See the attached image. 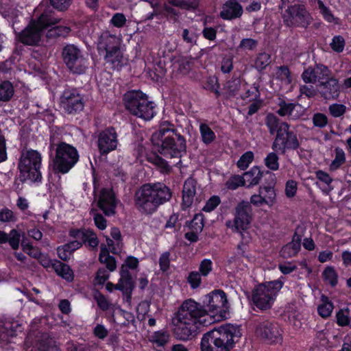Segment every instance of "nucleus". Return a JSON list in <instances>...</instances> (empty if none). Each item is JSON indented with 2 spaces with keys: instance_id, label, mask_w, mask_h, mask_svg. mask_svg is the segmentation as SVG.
<instances>
[{
  "instance_id": "obj_2",
  "label": "nucleus",
  "mask_w": 351,
  "mask_h": 351,
  "mask_svg": "<svg viewBox=\"0 0 351 351\" xmlns=\"http://www.w3.org/2000/svg\"><path fill=\"white\" fill-rule=\"evenodd\" d=\"M171 197L170 189L164 184H147L136 192L134 203L136 209L141 213L151 215L157 210L159 206L168 202Z\"/></svg>"
},
{
  "instance_id": "obj_4",
  "label": "nucleus",
  "mask_w": 351,
  "mask_h": 351,
  "mask_svg": "<svg viewBox=\"0 0 351 351\" xmlns=\"http://www.w3.org/2000/svg\"><path fill=\"white\" fill-rule=\"evenodd\" d=\"M151 140L155 145H160L159 152L166 157H180L186 150L184 137L176 133L167 121L160 125L158 130L152 134Z\"/></svg>"
},
{
  "instance_id": "obj_31",
  "label": "nucleus",
  "mask_w": 351,
  "mask_h": 351,
  "mask_svg": "<svg viewBox=\"0 0 351 351\" xmlns=\"http://www.w3.org/2000/svg\"><path fill=\"white\" fill-rule=\"evenodd\" d=\"M301 244L299 239H295L285 245L280 250V255L285 258H289L298 254L300 250Z\"/></svg>"
},
{
  "instance_id": "obj_20",
  "label": "nucleus",
  "mask_w": 351,
  "mask_h": 351,
  "mask_svg": "<svg viewBox=\"0 0 351 351\" xmlns=\"http://www.w3.org/2000/svg\"><path fill=\"white\" fill-rule=\"evenodd\" d=\"M22 331L21 324L10 319H0V345L8 343L10 337Z\"/></svg>"
},
{
  "instance_id": "obj_50",
  "label": "nucleus",
  "mask_w": 351,
  "mask_h": 351,
  "mask_svg": "<svg viewBox=\"0 0 351 351\" xmlns=\"http://www.w3.org/2000/svg\"><path fill=\"white\" fill-rule=\"evenodd\" d=\"M70 32V28L67 26H56L50 28L47 33L48 38H53L56 36H66Z\"/></svg>"
},
{
  "instance_id": "obj_16",
  "label": "nucleus",
  "mask_w": 351,
  "mask_h": 351,
  "mask_svg": "<svg viewBox=\"0 0 351 351\" xmlns=\"http://www.w3.org/2000/svg\"><path fill=\"white\" fill-rule=\"evenodd\" d=\"M256 335L267 343L277 344L282 341V332L278 324L268 321L261 323L256 329Z\"/></svg>"
},
{
  "instance_id": "obj_14",
  "label": "nucleus",
  "mask_w": 351,
  "mask_h": 351,
  "mask_svg": "<svg viewBox=\"0 0 351 351\" xmlns=\"http://www.w3.org/2000/svg\"><path fill=\"white\" fill-rule=\"evenodd\" d=\"M289 125L282 122L278 130V134L273 143L272 148L276 151L285 152L286 149H295L300 144L296 135L289 130Z\"/></svg>"
},
{
  "instance_id": "obj_41",
  "label": "nucleus",
  "mask_w": 351,
  "mask_h": 351,
  "mask_svg": "<svg viewBox=\"0 0 351 351\" xmlns=\"http://www.w3.org/2000/svg\"><path fill=\"white\" fill-rule=\"evenodd\" d=\"M321 300L322 304L317 308L318 313L321 317L326 318L331 315L334 306L326 296L322 295Z\"/></svg>"
},
{
  "instance_id": "obj_58",
  "label": "nucleus",
  "mask_w": 351,
  "mask_h": 351,
  "mask_svg": "<svg viewBox=\"0 0 351 351\" xmlns=\"http://www.w3.org/2000/svg\"><path fill=\"white\" fill-rule=\"evenodd\" d=\"M213 270V262L210 259H203L199 266V273L203 277L207 276Z\"/></svg>"
},
{
  "instance_id": "obj_55",
  "label": "nucleus",
  "mask_w": 351,
  "mask_h": 351,
  "mask_svg": "<svg viewBox=\"0 0 351 351\" xmlns=\"http://www.w3.org/2000/svg\"><path fill=\"white\" fill-rule=\"evenodd\" d=\"M245 185V180L243 176L239 175L230 177L226 183V187L230 190H235L238 187Z\"/></svg>"
},
{
  "instance_id": "obj_6",
  "label": "nucleus",
  "mask_w": 351,
  "mask_h": 351,
  "mask_svg": "<svg viewBox=\"0 0 351 351\" xmlns=\"http://www.w3.org/2000/svg\"><path fill=\"white\" fill-rule=\"evenodd\" d=\"M121 43V39L109 31L102 32L98 38V52L104 56L105 61L113 68H119L123 63Z\"/></svg>"
},
{
  "instance_id": "obj_28",
  "label": "nucleus",
  "mask_w": 351,
  "mask_h": 351,
  "mask_svg": "<svg viewBox=\"0 0 351 351\" xmlns=\"http://www.w3.org/2000/svg\"><path fill=\"white\" fill-rule=\"evenodd\" d=\"M169 340V335L165 331L154 332L149 337V341L152 343L153 348L158 351H162Z\"/></svg>"
},
{
  "instance_id": "obj_37",
  "label": "nucleus",
  "mask_w": 351,
  "mask_h": 351,
  "mask_svg": "<svg viewBox=\"0 0 351 351\" xmlns=\"http://www.w3.org/2000/svg\"><path fill=\"white\" fill-rule=\"evenodd\" d=\"M53 267L56 274L67 281L73 279V273L69 265L58 261L53 265Z\"/></svg>"
},
{
  "instance_id": "obj_15",
  "label": "nucleus",
  "mask_w": 351,
  "mask_h": 351,
  "mask_svg": "<svg viewBox=\"0 0 351 351\" xmlns=\"http://www.w3.org/2000/svg\"><path fill=\"white\" fill-rule=\"evenodd\" d=\"M312 18L302 5H294L286 10L283 14L285 23L289 27H307L311 22Z\"/></svg>"
},
{
  "instance_id": "obj_24",
  "label": "nucleus",
  "mask_w": 351,
  "mask_h": 351,
  "mask_svg": "<svg viewBox=\"0 0 351 351\" xmlns=\"http://www.w3.org/2000/svg\"><path fill=\"white\" fill-rule=\"evenodd\" d=\"M37 349L33 345V338L28 336L25 341L23 351H56L57 347L53 344L51 339L43 337L40 342L36 344Z\"/></svg>"
},
{
  "instance_id": "obj_7",
  "label": "nucleus",
  "mask_w": 351,
  "mask_h": 351,
  "mask_svg": "<svg viewBox=\"0 0 351 351\" xmlns=\"http://www.w3.org/2000/svg\"><path fill=\"white\" fill-rule=\"evenodd\" d=\"M50 146L56 147L53 171L54 178L60 180L59 173H68L79 160V154L75 147L64 142L56 144L51 139Z\"/></svg>"
},
{
  "instance_id": "obj_30",
  "label": "nucleus",
  "mask_w": 351,
  "mask_h": 351,
  "mask_svg": "<svg viewBox=\"0 0 351 351\" xmlns=\"http://www.w3.org/2000/svg\"><path fill=\"white\" fill-rule=\"evenodd\" d=\"M263 177V172L257 166L253 167L250 171L245 172L243 176L247 187L255 186L259 183Z\"/></svg>"
},
{
  "instance_id": "obj_33",
  "label": "nucleus",
  "mask_w": 351,
  "mask_h": 351,
  "mask_svg": "<svg viewBox=\"0 0 351 351\" xmlns=\"http://www.w3.org/2000/svg\"><path fill=\"white\" fill-rule=\"evenodd\" d=\"M152 7L154 8V11L153 12L147 14L145 18L147 20H152L155 16L162 14L167 17H176L178 14V12L174 8L166 4L163 6L162 10H160L159 8L154 5L153 3H152Z\"/></svg>"
},
{
  "instance_id": "obj_38",
  "label": "nucleus",
  "mask_w": 351,
  "mask_h": 351,
  "mask_svg": "<svg viewBox=\"0 0 351 351\" xmlns=\"http://www.w3.org/2000/svg\"><path fill=\"white\" fill-rule=\"evenodd\" d=\"M274 80L280 81L282 86L289 85L292 82L290 72L286 66H280L277 68Z\"/></svg>"
},
{
  "instance_id": "obj_17",
  "label": "nucleus",
  "mask_w": 351,
  "mask_h": 351,
  "mask_svg": "<svg viewBox=\"0 0 351 351\" xmlns=\"http://www.w3.org/2000/svg\"><path fill=\"white\" fill-rule=\"evenodd\" d=\"M62 108L69 114L82 111L84 106L83 97L75 89L64 91L60 100Z\"/></svg>"
},
{
  "instance_id": "obj_60",
  "label": "nucleus",
  "mask_w": 351,
  "mask_h": 351,
  "mask_svg": "<svg viewBox=\"0 0 351 351\" xmlns=\"http://www.w3.org/2000/svg\"><path fill=\"white\" fill-rule=\"evenodd\" d=\"M345 161V154L342 149H336V155L335 159L330 164V169L335 170L339 168Z\"/></svg>"
},
{
  "instance_id": "obj_29",
  "label": "nucleus",
  "mask_w": 351,
  "mask_h": 351,
  "mask_svg": "<svg viewBox=\"0 0 351 351\" xmlns=\"http://www.w3.org/2000/svg\"><path fill=\"white\" fill-rule=\"evenodd\" d=\"M134 287L132 276L128 270L120 271V278L117 285L115 289L123 291V293L131 292Z\"/></svg>"
},
{
  "instance_id": "obj_19",
  "label": "nucleus",
  "mask_w": 351,
  "mask_h": 351,
  "mask_svg": "<svg viewBox=\"0 0 351 351\" xmlns=\"http://www.w3.org/2000/svg\"><path fill=\"white\" fill-rule=\"evenodd\" d=\"M276 202V193L274 187L271 186H261L258 189V193L254 194L250 197V204L256 207L267 206L272 207Z\"/></svg>"
},
{
  "instance_id": "obj_22",
  "label": "nucleus",
  "mask_w": 351,
  "mask_h": 351,
  "mask_svg": "<svg viewBox=\"0 0 351 351\" xmlns=\"http://www.w3.org/2000/svg\"><path fill=\"white\" fill-rule=\"evenodd\" d=\"M318 88L321 95L326 99H337L340 93L339 82L334 76L321 84Z\"/></svg>"
},
{
  "instance_id": "obj_8",
  "label": "nucleus",
  "mask_w": 351,
  "mask_h": 351,
  "mask_svg": "<svg viewBox=\"0 0 351 351\" xmlns=\"http://www.w3.org/2000/svg\"><path fill=\"white\" fill-rule=\"evenodd\" d=\"M125 108L133 115L145 121L152 119L156 114L155 104L139 90H130L124 95Z\"/></svg>"
},
{
  "instance_id": "obj_13",
  "label": "nucleus",
  "mask_w": 351,
  "mask_h": 351,
  "mask_svg": "<svg viewBox=\"0 0 351 351\" xmlns=\"http://www.w3.org/2000/svg\"><path fill=\"white\" fill-rule=\"evenodd\" d=\"M62 57L67 67L74 73H82L87 68V60L82 51L73 45H68L64 47Z\"/></svg>"
},
{
  "instance_id": "obj_48",
  "label": "nucleus",
  "mask_w": 351,
  "mask_h": 351,
  "mask_svg": "<svg viewBox=\"0 0 351 351\" xmlns=\"http://www.w3.org/2000/svg\"><path fill=\"white\" fill-rule=\"evenodd\" d=\"M254 160V153L251 151L244 153L237 161V167L241 170H245Z\"/></svg>"
},
{
  "instance_id": "obj_63",
  "label": "nucleus",
  "mask_w": 351,
  "mask_h": 351,
  "mask_svg": "<svg viewBox=\"0 0 351 351\" xmlns=\"http://www.w3.org/2000/svg\"><path fill=\"white\" fill-rule=\"evenodd\" d=\"M298 191V183L293 180H289L285 184V195L287 197L291 198L296 195Z\"/></svg>"
},
{
  "instance_id": "obj_51",
  "label": "nucleus",
  "mask_w": 351,
  "mask_h": 351,
  "mask_svg": "<svg viewBox=\"0 0 351 351\" xmlns=\"http://www.w3.org/2000/svg\"><path fill=\"white\" fill-rule=\"evenodd\" d=\"M265 166L272 170L276 171L279 168L278 156L274 152L269 153L264 159Z\"/></svg>"
},
{
  "instance_id": "obj_56",
  "label": "nucleus",
  "mask_w": 351,
  "mask_h": 351,
  "mask_svg": "<svg viewBox=\"0 0 351 351\" xmlns=\"http://www.w3.org/2000/svg\"><path fill=\"white\" fill-rule=\"evenodd\" d=\"M282 123H279L278 119L273 114H267L266 117V125L269 128L271 134L278 133L279 127Z\"/></svg>"
},
{
  "instance_id": "obj_27",
  "label": "nucleus",
  "mask_w": 351,
  "mask_h": 351,
  "mask_svg": "<svg viewBox=\"0 0 351 351\" xmlns=\"http://www.w3.org/2000/svg\"><path fill=\"white\" fill-rule=\"evenodd\" d=\"M71 235L81 238L82 241L92 248H96L99 245L98 238L91 230L81 231L80 230L71 231Z\"/></svg>"
},
{
  "instance_id": "obj_64",
  "label": "nucleus",
  "mask_w": 351,
  "mask_h": 351,
  "mask_svg": "<svg viewBox=\"0 0 351 351\" xmlns=\"http://www.w3.org/2000/svg\"><path fill=\"white\" fill-rule=\"evenodd\" d=\"M330 46L334 51L341 52L344 49L345 40L342 36H336L332 38Z\"/></svg>"
},
{
  "instance_id": "obj_52",
  "label": "nucleus",
  "mask_w": 351,
  "mask_h": 351,
  "mask_svg": "<svg viewBox=\"0 0 351 351\" xmlns=\"http://www.w3.org/2000/svg\"><path fill=\"white\" fill-rule=\"evenodd\" d=\"M21 234L16 229H12L8 234V241L13 250H17L20 245Z\"/></svg>"
},
{
  "instance_id": "obj_11",
  "label": "nucleus",
  "mask_w": 351,
  "mask_h": 351,
  "mask_svg": "<svg viewBox=\"0 0 351 351\" xmlns=\"http://www.w3.org/2000/svg\"><path fill=\"white\" fill-rule=\"evenodd\" d=\"M204 308L213 319V324L228 318V306L226 293L221 290H216L205 295L203 300Z\"/></svg>"
},
{
  "instance_id": "obj_53",
  "label": "nucleus",
  "mask_w": 351,
  "mask_h": 351,
  "mask_svg": "<svg viewBox=\"0 0 351 351\" xmlns=\"http://www.w3.org/2000/svg\"><path fill=\"white\" fill-rule=\"evenodd\" d=\"M318 72H322L319 69H316V66L308 67L306 69L302 74V78L305 83L308 84H315V75L317 74Z\"/></svg>"
},
{
  "instance_id": "obj_59",
  "label": "nucleus",
  "mask_w": 351,
  "mask_h": 351,
  "mask_svg": "<svg viewBox=\"0 0 351 351\" xmlns=\"http://www.w3.org/2000/svg\"><path fill=\"white\" fill-rule=\"evenodd\" d=\"M202 275L196 271L189 273L187 281L192 289H196L199 287L202 283Z\"/></svg>"
},
{
  "instance_id": "obj_32",
  "label": "nucleus",
  "mask_w": 351,
  "mask_h": 351,
  "mask_svg": "<svg viewBox=\"0 0 351 351\" xmlns=\"http://www.w3.org/2000/svg\"><path fill=\"white\" fill-rule=\"evenodd\" d=\"M99 260L101 263L105 264L108 269L113 271L117 268V263L114 258L109 254V252L105 245L101 246Z\"/></svg>"
},
{
  "instance_id": "obj_47",
  "label": "nucleus",
  "mask_w": 351,
  "mask_h": 351,
  "mask_svg": "<svg viewBox=\"0 0 351 351\" xmlns=\"http://www.w3.org/2000/svg\"><path fill=\"white\" fill-rule=\"evenodd\" d=\"M337 323L339 326H345L350 324L351 319L348 308L340 309L336 314Z\"/></svg>"
},
{
  "instance_id": "obj_39",
  "label": "nucleus",
  "mask_w": 351,
  "mask_h": 351,
  "mask_svg": "<svg viewBox=\"0 0 351 351\" xmlns=\"http://www.w3.org/2000/svg\"><path fill=\"white\" fill-rule=\"evenodd\" d=\"M2 16L6 19L10 23H12V27L16 32L15 24L19 22V11L12 8H1L0 10Z\"/></svg>"
},
{
  "instance_id": "obj_23",
  "label": "nucleus",
  "mask_w": 351,
  "mask_h": 351,
  "mask_svg": "<svg viewBox=\"0 0 351 351\" xmlns=\"http://www.w3.org/2000/svg\"><path fill=\"white\" fill-rule=\"evenodd\" d=\"M196 182L193 178H188L182 189V207L186 209L191 207L196 198Z\"/></svg>"
},
{
  "instance_id": "obj_21",
  "label": "nucleus",
  "mask_w": 351,
  "mask_h": 351,
  "mask_svg": "<svg viewBox=\"0 0 351 351\" xmlns=\"http://www.w3.org/2000/svg\"><path fill=\"white\" fill-rule=\"evenodd\" d=\"M117 204V202L112 190L104 189L101 191L98 205L106 215L114 214Z\"/></svg>"
},
{
  "instance_id": "obj_44",
  "label": "nucleus",
  "mask_w": 351,
  "mask_h": 351,
  "mask_svg": "<svg viewBox=\"0 0 351 351\" xmlns=\"http://www.w3.org/2000/svg\"><path fill=\"white\" fill-rule=\"evenodd\" d=\"M168 3L183 10H194L198 6V0H168Z\"/></svg>"
},
{
  "instance_id": "obj_3",
  "label": "nucleus",
  "mask_w": 351,
  "mask_h": 351,
  "mask_svg": "<svg viewBox=\"0 0 351 351\" xmlns=\"http://www.w3.org/2000/svg\"><path fill=\"white\" fill-rule=\"evenodd\" d=\"M241 336L239 327L225 324L206 332L201 340L202 351H230Z\"/></svg>"
},
{
  "instance_id": "obj_10",
  "label": "nucleus",
  "mask_w": 351,
  "mask_h": 351,
  "mask_svg": "<svg viewBox=\"0 0 351 351\" xmlns=\"http://www.w3.org/2000/svg\"><path fill=\"white\" fill-rule=\"evenodd\" d=\"M284 282L281 279L258 285L252 292V301L261 309L271 307Z\"/></svg>"
},
{
  "instance_id": "obj_43",
  "label": "nucleus",
  "mask_w": 351,
  "mask_h": 351,
  "mask_svg": "<svg viewBox=\"0 0 351 351\" xmlns=\"http://www.w3.org/2000/svg\"><path fill=\"white\" fill-rule=\"evenodd\" d=\"M322 277L324 280L332 286H335L338 281V275L333 267H326L323 272Z\"/></svg>"
},
{
  "instance_id": "obj_45",
  "label": "nucleus",
  "mask_w": 351,
  "mask_h": 351,
  "mask_svg": "<svg viewBox=\"0 0 351 351\" xmlns=\"http://www.w3.org/2000/svg\"><path fill=\"white\" fill-rule=\"evenodd\" d=\"M316 69H320L322 71V72H318L317 74L315 75V83H318V86L333 76L331 71L324 65L318 64L316 66Z\"/></svg>"
},
{
  "instance_id": "obj_25",
  "label": "nucleus",
  "mask_w": 351,
  "mask_h": 351,
  "mask_svg": "<svg viewBox=\"0 0 351 351\" xmlns=\"http://www.w3.org/2000/svg\"><path fill=\"white\" fill-rule=\"evenodd\" d=\"M315 177L317 180L316 185L324 194L328 195L334 189L332 184L333 180L328 173L319 170L315 172Z\"/></svg>"
},
{
  "instance_id": "obj_61",
  "label": "nucleus",
  "mask_w": 351,
  "mask_h": 351,
  "mask_svg": "<svg viewBox=\"0 0 351 351\" xmlns=\"http://www.w3.org/2000/svg\"><path fill=\"white\" fill-rule=\"evenodd\" d=\"M242 98L247 101H252L260 98V93L258 86H253L247 89L246 92L242 95Z\"/></svg>"
},
{
  "instance_id": "obj_42",
  "label": "nucleus",
  "mask_w": 351,
  "mask_h": 351,
  "mask_svg": "<svg viewBox=\"0 0 351 351\" xmlns=\"http://www.w3.org/2000/svg\"><path fill=\"white\" fill-rule=\"evenodd\" d=\"M147 160L159 169L160 172L167 173L170 171L171 167L167 162L158 155H151L147 157Z\"/></svg>"
},
{
  "instance_id": "obj_62",
  "label": "nucleus",
  "mask_w": 351,
  "mask_h": 351,
  "mask_svg": "<svg viewBox=\"0 0 351 351\" xmlns=\"http://www.w3.org/2000/svg\"><path fill=\"white\" fill-rule=\"evenodd\" d=\"M127 19L122 13L114 14L110 21V23L117 28L123 27L126 23Z\"/></svg>"
},
{
  "instance_id": "obj_40",
  "label": "nucleus",
  "mask_w": 351,
  "mask_h": 351,
  "mask_svg": "<svg viewBox=\"0 0 351 351\" xmlns=\"http://www.w3.org/2000/svg\"><path fill=\"white\" fill-rule=\"evenodd\" d=\"M199 132L203 143L206 145L213 143L215 140L216 136L215 132L206 123L200 124Z\"/></svg>"
},
{
  "instance_id": "obj_26",
  "label": "nucleus",
  "mask_w": 351,
  "mask_h": 351,
  "mask_svg": "<svg viewBox=\"0 0 351 351\" xmlns=\"http://www.w3.org/2000/svg\"><path fill=\"white\" fill-rule=\"evenodd\" d=\"M242 12V7L238 3L229 1L223 5L220 16L223 19L230 20L240 16Z\"/></svg>"
},
{
  "instance_id": "obj_12",
  "label": "nucleus",
  "mask_w": 351,
  "mask_h": 351,
  "mask_svg": "<svg viewBox=\"0 0 351 351\" xmlns=\"http://www.w3.org/2000/svg\"><path fill=\"white\" fill-rule=\"evenodd\" d=\"M251 206L248 202H240L235 208L234 220H228L226 222L227 228L234 232H238L241 236L243 233L249 229L252 221L250 214Z\"/></svg>"
},
{
  "instance_id": "obj_54",
  "label": "nucleus",
  "mask_w": 351,
  "mask_h": 351,
  "mask_svg": "<svg viewBox=\"0 0 351 351\" xmlns=\"http://www.w3.org/2000/svg\"><path fill=\"white\" fill-rule=\"evenodd\" d=\"M188 226L191 230L201 232L204 228L203 215L202 214H196Z\"/></svg>"
},
{
  "instance_id": "obj_36",
  "label": "nucleus",
  "mask_w": 351,
  "mask_h": 351,
  "mask_svg": "<svg viewBox=\"0 0 351 351\" xmlns=\"http://www.w3.org/2000/svg\"><path fill=\"white\" fill-rule=\"evenodd\" d=\"M317 8L319 9L320 14L326 21L333 24L339 23V19L333 15L330 9L324 5V3L321 0H317Z\"/></svg>"
},
{
  "instance_id": "obj_9",
  "label": "nucleus",
  "mask_w": 351,
  "mask_h": 351,
  "mask_svg": "<svg viewBox=\"0 0 351 351\" xmlns=\"http://www.w3.org/2000/svg\"><path fill=\"white\" fill-rule=\"evenodd\" d=\"M41 154L36 150L23 151L19 163L21 177L23 180L40 182L42 179Z\"/></svg>"
},
{
  "instance_id": "obj_5",
  "label": "nucleus",
  "mask_w": 351,
  "mask_h": 351,
  "mask_svg": "<svg viewBox=\"0 0 351 351\" xmlns=\"http://www.w3.org/2000/svg\"><path fill=\"white\" fill-rule=\"evenodd\" d=\"M52 11L44 12L38 19L32 20L27 27L17 34V38L27 45H40L44 38V29L59 23L60 19Z\"/></svg>"
},
{
  "instance_id": "obj_1",
  "label": "nucleus",
  "mask_w": 351,
  "mask_h": 351,
  "mask_svg": "<svg viewBox=\"0 0 351 351\" xmlns=\"http://www.w3.org/2000/svg\"><path fill=\"white\" fill-rule=\"evenodd\" d=\"M176 320L174 330L182 340L188 339L199 326H208L213 324L207 310L192 299L182 302L178 311Z\"/></svg>"
},
{
  "instance_id": "obj_34",
  "label": "nucleus",
  "mask_w": 351,
  "mask_h": 351,
  "mask_svg": "<svg viewBox=\"0 0 351 351\" xmlns=\"http://www.w3.org/2000/svg\"><path fill=\"white\" fill-rule=\"evenodd\" d=\"M279 109L277 110V113L281 117H291L293 119H295L298 116L293 114V110L296 109L298 110V108L301 109V106L298 104H294L291 103H286L285 101H282L279 104Z\"/></svg>"
},
{
  "instance_id": "obj_49",
  "label": "nucleus",
  "mask_w": 351,
  "mask_h": 351,
  "mask_svg": "<svg viewBox=\"0 0 351 351\" xmlns=\"http://www.w3.org/2000/svg\"><path fill=\"white\" fill-rule=\"evenodd\" d=\"M173 70L181 75H186L191 69L190 62L184 58L179 59L173 64Z\"/></svg>"
},
{
  "instance_id": "obj_57",
  "label": "nucleus",
  "mask_w": 351,
  "mask_h": 351,
  "mask_svg": "<svg viewBox=\"0 0 351 351\" xmlns=\"http://www.w3.org/2000/svg\"><path fill=\"white\" fill-rule=\"evenodd\" d=\"M17 217L12 210L8 208H4L0 210V221L4 223L15 222Z\"/></svg>"
},
{
  "instance_id": "obj_35",
  "label": "nucleus",
  "mask_w": 351,
  "mask_h": 351,
  "mask_svg": "<svg viewBox=\"0 0 351 351\" xmlns=\"http://www.w3.org/2000/svg\"><path fill=\"white\" fill-rule=\"evenodd\" d=\"M14 94V88L12 84L9 81L0 82V101H8Z\"/></svg>"
},
{
  "instance_id": "obj_46",
  "label": "nucleus",
  "mask_w": 351,
  "mask_h": 351,
  "mask_svg": "<svg viewBox=\"0 0 351 351\" xmlns=\"http://www.w3.org/2000/svg\"><path fill=\"white\" fill-rule=\"evenodd\" d=\"M270 63V55L266 53H261L254 61V66L258 71L264 70Z\"/></svg>"
},
{
  "instance_id": "obj_18",
  "label": "nucleus",
  "mask_w": 351,
  "mask_h": 351,
  "mask_svg": "<svg viewBox=\"0 0 351 351\" xmlns=\"http://www.w3.org/2000/svg\"><path fill=\"white\" fill-rule=\"evenodd\" d=\"M117 134L113 128H107L98 134L97 147L101 155L117 149L119 141Z\"/></svg>"
}]
</instances>
